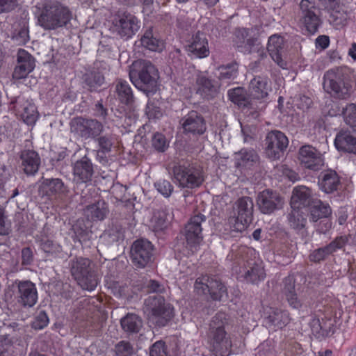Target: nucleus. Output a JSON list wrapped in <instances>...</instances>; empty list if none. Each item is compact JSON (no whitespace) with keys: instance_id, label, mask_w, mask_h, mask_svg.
I'll use <instances>...</instances> for the list:
<instances>
[{"instance_id":"obj_1","label":"nucleus","mask_w":356,"mask_h":356,"mask_svg":"<svg viewBox=\"0 0 356 356\" xmlns=\"http://www.w3.org/2000/svg\"><path fill=\"white\" fill-rule=\"evenodd\" d=\"M254 250L246 246L232 248L227 259L232 261V270L247 282L257 283L266 277L264 268L253 257Z\"/></svg>"},{"instance_id":"obj_2","label":"nucleus","mask_w":356,"mask_h":356,"mask_svg":"<svg viewBox=\"0 0 356 356\" xmlns=\"http://www.w3.org/2000/svg\"><path fill=\"white\" fill-rule=\"evenodd\" d=\"M40 10L38 23L45 30L65 26L72 18L70 9L58 1H45Z\"/></svg>"},{"instance_id":"obj_3","label":"nucleus","mask_w":356,"mask_h":356,"mask_svg":"<svg viewBox=\"0 0 356 356\" xmlns=\"http://www.w3.org/2000/svg\"><path fill=\"white\" fill-rule=\"evenodd\" d=\"M353 74L347 67H338L327 71L323 76V88L332 96L345 99L353 86Z\"/></svg>"},{"instance_id":"obj_4","label":"nucleus","mask_w":356,"mask_h":356,"mask_svg":"<svg viewBox=\"0 0 356 356\" xmlns=\"http://www.w3.org/2000/svg\"><path fill=\"white\" fill-rule=\"evenodd\" d=\"M226 314L217 313L211 319L208 333L210 343L220 356H228L231 352L232 342L225 329Z\"/></svg>"},{"instance_id":"obj_5","label":"nucleus","mask_w":356,"mask_h":356,"mask_svg":"<svg viewBox=\"0 0 356 356\" xmlns=\"http://www.w3.org/2000/svg\"><path fill=\"white\" fill-rule=\"evenodd\" d=\"M172 172L181 188L193 189L200 187L204 181L203 169L196 163H178L173 167Z\"/></svg>"},{"instance_id":"obj_6","label":"nucleus","mask_w":356,"mask_h":356,"mask_svg":"<svg viewBox=\"0 0 356 356\" xmlns=\"http://www.w3.org/2000/svg\"><path fill=\"white\" fill-rule=\"evenodd\" d=\"M145 304L149 312V321L159 327L165 326L174 317L173 307L165 302L161 295L149 296L145 300Z\"/></svg>"},{"instance_id":"obj_7","label":"nucleus","mask_w":356,"mask_h":356,"mask_svg":"<svg viewBox=\"0 0 356 356\" xmlns=\"http://www.w3.org/2000/svg\"><path fill=\"white\" fill-rule=\"evenodd\" d=\"M90 265L91 261L87 258L76 257L71 261L72 275L82 289H95L99 283L97 275L92 270Z\"/></svg>"},{"instance_id":"obj_8","label":"nucleus","mask_w":356,"mask_h":356,"mask_svg":"<svg viewBox=\"0 0 356 356\" xmlns=\"http://www.w3.org/2000/svg\"><path fill=\"white\" fill-rule=\"evenodd\" d=\"M129 79L136 88L155 86L159 78L155 66L146 60H138L133 64L129 71Z\"/></svg>"},{"instance_id":"obj_9","label":"nucleus","mask_w":356,"mask_h":356,"mask_svg":"<svg viewBox=\"0 0 356 356\" xmlns=\"http://www.w3.org/2000/svg\"><path fill=\"white\" fill-rule=\"evenodd\" d=\"M140 24L138 18L131 13L118 10L112 17L111 29L121 38L128 39L136 34Z\"/></svg>"},{"instance_id":"obj_10","label":"nucleus","mask_w":356,"mask_h":356,"mask_svg":"<svg viewBox=\"0 0 356 356\" xmlns=\"http://www.w3.org/2000/svg\"><path fill=\"white\" fill-rule=\"evenodd\" d=\"M299 23L302 29L309 34L316 33L323 24L319 15L316 13L314 2L309 0H302L300 3Z\"/></svg>"},{"instance_id":"obj_11","label":"nucleus","mask_w":356,"mask_h":356,"mask_svg":"<svg viewBox=\"0 0 356 356\" xmlns=\"http://www.w3.org/2000/svg\"><path fill=\"white\" fill-rule=\"evenodd\" d=\"M206 221L203 214H197L192 216L184 227V236L186 247L192 253L197 252L203 241L202 223Z\"/></svg>"},{"instance_id":"obj_12","label":"nucleus","mask_w":356,"mask_h":356,"mask_svg":"<svg viewBox=\"0 0 356 356\" xmlns=\"http://www.w3.org/2000/svg\"><path fill=\"white\" fill-rule=\"evenodd\" d=\"M103 128V124L95 119L76 117L70 122L71 131L85 140L95 139L100 135Z\"/></svg>"},{"instance_id":"obj_13","label":"nucleus","mask_w":356,"mask_h":356,"mask_svg":"<svg viewBox=\"0 0 356 356\" xmlns=\"http://www.w3.org/2000/svg\"><path fill=\"white\" fill-rule=\"evenodd\" d=\"M154 251V245L147 239L136 240L130 250V258L133 264L138 268H145L152 261Z\"/></svg>"},{"instance_id":"obj_14","label":"nucleus","mask_w":356,"mask_h":356,"mask_svg":"<svg viewBox=\"0 0 356 356\" xmlns=\"http://www.w3.org/2000/svg\"><path fill=\"white\" fill-rule=\"evenodd\" d=\"M237 216L234 219V229L237 232L245 230L251 222L253 213V201L250 197H242L235 203Z\"/></svg>"},{"instance_id":"obj_15","label":"nucleus","mask_w":356,"mask_h":356,"mask_svg":"<svg viewBox=\"0 0 356 356\" xmlns=\"http://www.w3.org/2000/svg\"><path fill=\"white\" fill-rule=\"evenodd\" d=\"M266 154L270 159H279L289 145L287 137L280 131H272L266 136Z\"/></svg>"},{"instance_id":"obj_16","label":"nucleus","mask_w":356,"mask_h":356,"mask_svg":"<svg viewBox=\"0 0 356 356\" xmlns=\"http://www.w3.org/2000/svg\"><path fill=\"white\" fill-rule=\"evenodd\" d=\"M300 163L313 171L319 170L323 165V158L321 152L309 145L302 146L298 152Z\"/></svg>"},{"instance_id":"obj_17","label":"nucleus","mask_w":356,"mask_h":356,"mask_svg":"<svg viewBox=\"0 0 356 356\" xmlns=\"http://www.w3.org/2000/svg\"><path fill=\"white\" fill-rule=\"evenodd\" d=\"M257 203L261 213L270 214L282 208L283 199L278 193L267 189L258 194Z\"/></svg>"},{"instance_id":"obj_18","label":"nucleus","mask_w":356,"mask_h":356,"mask_svg":"<svg viewBox=\"0 0 356 356\" xmlns=\"http://www.w3.org/2000/svg\"><path fill=\"white\" fill-rule=\"evenodd\" d=\"M180 284L182 286H179V289H187L188 287L193 284L194 289H223L224 285L216 279L209 277L207 275H202L197 277L195 281L193 279L189 278L187 276H183L179 279Z\"/></svg>"},{"instance_id":"obj_19","label":"nucleus","mask_w":356,"mask_h":356,"mask_svg":"<svg viewBox=\"0 0 356 356\" xmlns=\"http://www.w3.org/2000/svg\"><path fill=\"white\" fill-rule=\"evenodd\" d=\"M17 65L14 69L13 78L15 80L24 79L35 68V59L27 51L19 49L17 51Z\"/></svg>"},{"instance_id":"obj_20","label":"nucleus","mask_w":356,"mask_h":356,"mask_svg":"<svg viewBox=\"0 0 356 356\" xmlns=\"http://www.w3.org/2000/svg\"><path fill=\"white\" fill-rule=\"evenodd\" d=\"M182 128L186 134L202 135L207 129L204 118L195 111H190L182 119Z\"/></svg>"},{"instance_id":"obj_21","label":"nucleus","mask_w":356,"mask_h":356,"mask_svg":"<svg viewBox=\"0 0 356 356\" xmlns=\"http://www.w3.org/2000/svg\"><path fill=\"white\" fill-rule=\"evenodd\" d=\"M336 318L325 316L321 320L314 318L309 323L312 334L318 339L331 337L335 330Z\"/></svg>"},{"instance_id":"obj_22","label":"nucleus","mask_w":356,"mask_h":356,"mask_svg":"<svg viewBox=\"0 0 356 356\" xmlns=\"http://www.w3.org/2000/svg\"><path fill=\"white\" fill-rule=\"evenodd\" d=\"M262 317L266 325L279 328L285 327L291 320L287 311L269 306L263 307Z\"/></svg>"},{"instance_id":"obj_23","label":"nucleus","mask_w":356,"mask_h":356,"mask_svg":"<svg viewBox=\"0 0 356 356\" xmlns=\"http://www.w3.org/2000/svg\"><path fill=\"white\" fill-rule=\"evenodd\" d=\"M186 48L188 54L196 58H207L210 54L209 41L206 35L200 31L192 36Z\"/></svg>"},{"instance_id":"obj_24","label":"nucleus","mask_w":356,"mask_h":356,"mask_svg":"<svg viewBox=\"0 0 356 356\" xmlns=\"http://www.w3.org/2000/svg\"><path fill=\"white\" fill-rule=\"evenodd\" d=\"M334 143L337 150L356 155V132L341 129L337 134Z\"/></svg>"},{"instance_id":"obj_25","label":"nucleus","mask_w":356,"mask_h":356,"mask_svg":"<svg viewBox=\"0 0 356 356\" xmlns=\"http://www.w3.org/2000/svg\"><path fill=\"white\" fill-rule=\"evenodd\" d=\"M312 190L305 186H296L292 192L291 208L301 209L311 205L314 201Z\"/></svg>"},{"instance_id":"obj_26","label":"nucleus","mask_w":356,"mask_h":356,"mask_svg":"<svg viewBox=\"0 0 356 356\" xmlns=\"http://www.w3.org/2000/svg\"><path fill=\"white\" fill-rule=\"evenodd\" d=\"M259 159L254 149L243 148L235 154V166L241 170L250 169L258 162Z\"/></svg>"},{"instance_id":"obj_27","label":"nucleus","mask_w":356,"mask_h":356,"mask_svg":"<svg viewBox=\"0 0 356 356\" xmlns=\"http://www.w3.org/2000/svg\"><path fill=\"white\" fill-rule=\"evenodd\" d=\"M340 184L339 176L332 170L322 172L318 179L320 188L326 193H330L337 191Z\"/></svg>"},{"instance_id":"obj_28","label":"nucleus","mask_w":356,"mask_h":356,"mask_svg":"<svg viewBox=\"0 0 356 356\" xmlns=\"http://www.w3.org/2000/svg\"><path fill=\"white\" fill-rule=\"evenodd\" d=\"M107 204L104 200L97 201L88 205L84 209V215L90 222L104 220L108 213Z\"/></svg>"},{"instance_id":"obj_29","label":"nucleus","mask_w":356,"mask_h":356,"mask_svg":"<svg viewBox=\"0 0 356 356\" xmlns=\"http://www.w3.org/2000/svg\"><path fill=\"white\" fill-rule=\"evenodd\" d=\"M284 48L283 38L279 35H271L268 41L267 49L272 59L281 67L284 68L286 63L282 59Z\"/></svg>"},{"instance_id":"obj_30","label":"nucleus","mask_w":356,"mask_h":356,"mask_svg":"<svg viewBox=\"0 0 356 356\" xmlns=\"http://www.w3.org/2000/svg\"><path fill=\"white\" fill-rule=\"evenodd\" d=\"M270 89V81L265 76H255L250 83V90L254 99H261L266 97Z\"/></svg>"},{"instance_id":"obj_31","label":"nucleus","mask_w":356,"mask_h":356,"mask_svg":"<svg viewBox=\"0 0 356 356\" xmlns=\"http://www.w3.org/2000/svg\"><path fill=\"white\" fill-rule=\"evenodd\" d=\"M115 94L120 104L131 107L134 102V96L130 85L127 81L119 79L115 86Z\"/></svg>"},{"instance_id":"obj_32","label":"nucleus","mask_w":356,"mask_h":356,"mask_svg":"<svg viewBox=\"0 0 356 356\" xmlns=\"http://www.w3.org/2000/svg\"><path fill=\"white\" fill-rule=\"evenodd\" d=\"M24 172L28 175H35L40 165L39 154L33 150H28L21 155Z\"/></svg>"},{"instance_id":"obj_33","label":"nucleus","mask_w":356,"mask_h":356,"mask_svg":"<svg viewBox=\"0 0 356 356\" xmlns=\"http://www.w3.org/2000/svg\"><path fill=\"white\" fill-rule=\"evenodd\" d=\"M197 93L203 98H212L217 92V88L212 79L200 74L196 79Z\"/></svg>"},{"instance_id":"obj_34","label":"nucleus","mask_w":356,"mask_h":356,"mask_svg":"<svg viewBox=\"0 0 356 356\" xmlns=\"http://www.w3.org/2000/svg\"><path fill=\"white\" fill-rule=\"evenodd\" d=\"M74 175L78 180L86 183L91 180L93 174V168L91 162L88 159L77 161L73 168Z\"/></svg>"},{"instance_id":"obj_35","label":"nucleus","mask_w":356,"mask_h":356,"mask_svg":"<svg viewBox=\"0 0 356 356\" xmlns=\"http://www.w3.org/2000/svg\"><path fill=\"white\" fill-rule=\"evenodd\" d=\"M309 207H310V218L314 222H317L321 218H327L332 213L329 204L320 200H314Z\"/></svg>"},{"instance_id":"obj_36","label":"nucleus","mask_w":356,"mask_h":356,"mask_svg":"<svg viewBox=\"0 0 356 356\" xmlns=\"http://www.w3.org/2000/svg\"><path fill=\"white\" fill-rule=\"evenodd\" d=\"M140 42L145 48L153 51H161L165 47L164 41L154 35L152 28L144 33Z\"/></svg>"},{"instance_id":"obj_37","label":"nucleus","mask_w":356,"mask_h":356,"mask_svg":"<svg viewBox=\"0 0 356 356\" xmlns=\"http://www.w3.org/2000/svg\"><path fill=\"white\" fill-rule=\"evenodd\" d=\"M120 325L126 333H138L143 326L142 319L136 314H128L120 320Z\"/></svg>"},{"instance_id":"obj_38","label":"nucleus","mask_w":356,"mask_h":356,"mask_svg":"<svg viewBox=\"0 0 356 356\" xmlns=\"http://www.w3.org/2000/svg\"><path fill=\"white\" fill-rule=\"evenodd\" d=\"M238 66L236 63H231L226 65L219 66L215 72V76L221 81L229 83L236 78Z\"/></svg>"},{"instance_id":"obj_39","label":"nucleus","mask_w":356,"mask_h":356,"mask_svg":"<svg viewBox=\"0 0 356 356\" xmlns=\"http://www.w3.org/2000/svg\"><path fill=\"white\" fill-rule=\"evenodd\" d=\"M72 227L79 241H86L91 238L92 232L90 221L88 220L86 222L83 219H78Z\"/></svg>"},{"instance_id":"obj_40","label":"nucleus","mask_w":356,"mask_h":356,"mask_svg":"<svg viewBox=\"0 0 356 356\" xmlns=\"http://www.w3.org/2000/svg\"><path fill=\"white\" fill-rule=\"evenodd\" d=\"M104 76L98 70H92L86 72L83 76V81L90 91H95L104 83Z\"/></svg>"},{"instance_id":"obj_41","label":"nucleus","mask_w":356,"mask_h":356,"mask_svg":"<svg viewBox=\"0 0 356 356\" xmlns=\"http://www.w3.org/2000/svg\"><path fill=\"white\" fill-rule=\"evenodd\" d=\"M329 23L335 29H340L346 24L347 13L339 6L337 9H332L327 12Z\"/></svg>"},{"instance_id":"obj_42","label":"nucleus","mask_w":356,"mask_h":356,"mask_svg":"<svg viewBox=\"0 0 356 356\" xmlns=\"http://www.w3.org/2000/svg\"><path fill=\"white\" fill-rule=\"evenodd\" d=\"M289 225L294 229L300 230L305 227L307 218L301 209H291L288 215Z\"/></svg>"},{"instance_id":"obj_43","label":"nucleus","mask_w":356,"mask_h":356,"mask_svg":"<svg viewBox=\"0 0 356 356\" xmlns=\"http://www.w3.org/2000/svg\"><path fill=\"white\" fill-rule=\"evenodd\" d=\"M42 191L47 195H53L64 191V183L60 179H46L42 183Z\"/></svg>"},{"instance_id":"obj_44","label":"nucleus","mask_w":356,"mask_h":356,"mask_svg":"<svg viewBox=\"0 0 356 356\" xmlns=\"http://www.w3.org/2000/svg\"><path fill=\"white\" fill-rule=\"evenodd\" d=\"M228 97L229 100L239 107H247L249 104L248 98L246 95L245 90L241 87H237L228 91Z\"/></svg>"},{"instance_id":"obj_45","label":"nucleus","mask_w":356,"mask_h":356,"mask_svg":"<svg viewBox=\"0 0 356 356\" xmlns=\"http://www.w3.org/2000/svg\"><path fill=\"white\" fill-rule=\"evenodd\" d=\"M17 301L24 307H33L38 299L37 291H17Z\"/></svg>"},{"instance_id":"obj_46","label":"nucleus","mask_w":356,"mask_h":356,"mask_svg":"<svg viewBox=\"0 0 356 356\" xmlns=\"http://www.w3.org/2000/svg\"><path fill=\"white\" fill-rule=\"evenodd\" d=\"M151 144L156 152H165L169 147L170 140L164 134L156 131L152 136Z\"/></svg>"},{"instance_id":"obj_47","label":"nucleus","mask_w":356,"mask_h":356,"mask_svg":"<svg viewBox=\"0 0 356 356\" xmlns=\"http://www.w3.org/2000/svg\"><path fill=\"white\" fill-rule=\"evenodd\" d=\"M344 122L350 127H356V104H347L342 109Z\"/></svg>"},{"instance_id":"obj_48","label":"nucleus","mask_w":356,"mask_h":356,"mask_svg":"<svg viewBox=\"0 0 356 356\" xmlns=\"http://www.w3.org/2000/svg\"><path fill=\"white\" fill-rule=\"evenodd\" d=\"M145 114L150 121L156 122L163 115V109L159 106V103L154 101H149L145 108Z\"/></svg>"},{"instance_id":"obj_49","label":"nucleus","mask_w":356,"mask_h":356,"mask_svg":"<svg viewBox=\"0 0 356 356\" xmlns=\"http://www.w3.org/2000/svg\"><path fill=\"white\" fill-rule=\"evenodd\" d=\"M21 116L26 124H34L38 118V113L35 106L32 104H28L26 106H24Z\"/></svg>"},{"instance_id":"obj_50","label":"nucleus","mask_w":356,"mask_h":356,"mask_svg":"<svg viewBox=\"0 0 356 356\" xmlns=\"http://www.w3.org/2000/svg\"><path fill=\"white\" fill-rule=\"evenodd\" d=\"M154 187L164 197H170L174 191L172 184L166 179L158 180L154 183Z\"/></svg>"},{"instance_id":"obj_51","label":"nucleus","mask_w":356,"mask_h":356,"mask_svg":"<svg viewBox=\"0 0 356 356\" xmlns=\"http://www.w3.org/2000/svg\"><path fill=\"white\" fill-rule=\"evenodd\" d=\"M330 254H332V253L325 245L312 251L309 255V259L313 263H320L324 261Z\"/></svg>"},{"instance_id":"obj_52","label":"nucleus","mask_w":356,"mask_h":356,"mask_svg":"<svg viewBox=\"0 0 356 356\" xmlns=\"http://www.w3.org/2000/svg\"><path fill=\"white\" fill-rule=\"evenodd\" d=\"M115 352L116 356H132L134 349L130 342L121 341L115 346Z\"/></svg>"},{"instance_id":"obj_53","label":"nucleus","mask_w":356,"mask_h":356,"mask_svg":"<svg viewBox=\"0 0 356 356\" xmlns=\"http://www.w3.org/2000/svg\"><path fill=\"white\" fill-rule=\"evenodd\" d=\"M13 341L8 335L0 336V356H10V349Z\"/></svg>"},{"instance_id":"obj_54","label":"nucleus","mask_w":356,"mask_h":356,"mask_svg":"<svg viewBox=\"0 0 356 356\" xmlns=\"http://www.w3.org/2000/svg\"><path fill=\"white\" fill-rule=\"evenodd\" d=\"M49 323V318L45 312L41 311L32 323V327L35 330H41Z\"/></svg>"},{"instance_id":"obj_55","label":"nucleus","mask_w":356,"mask_h":356,"mask_svg":"<svg viewBox=\"0 0 356 356\" xmlns=\"http://www.w3.org/2000/svg\"><path fill=\"white\" fill-rule=\"evenodd\" d=\"M149 356H167L165 343L163 341L155 342L149 348Z\"/></svg>"},{"instance_id":"obj_56","label":"nucleus","mask_w":356,"mask_h":356,"mask_svg":"<svg viewBox=\"0 0 356 356\" xmlns=\"http://www.w3.org/2000/svg\"><path fill=\"white\" fill-rule=\"evenodd\" d=\"M284 296L290 306L298 309L302 305V300L298 297L296 291H285Z\"/></svg>"},{"instance_id":"obj_57","label":"nucleus","mask_w":356,"mask_h":356,"mask_svg":"<svg viewBox=\"0 0 356 356\" xmlns=\"http://www.w3.org/2000/svg\"><path fill=\"white\" fill-rule=\"evenodd\" d=\"M99 151L104 154L108 153L111 150L113 142L111 138L107 136H100L97 138Z\"/></svg>"},{"instance_id":"obj_58","label":"nucleus","mask_w":356,"mask_h":356,"mask_svg":"<svg viewBox=\"0 0 356 356\" xmlns=\"http://www.w3.org/2000/svg\"><path fill=\"white\" fill-rule=\"evenodd\" d=\"M7 216L5 209L0 206V234L7 235L10 232V225L6 222Z\"/></svg>"},{"instance_id":"obj_59","label":"nucleus","mask_w":356,"mask_h":356,"mask_svg":"<svg viewBox=\"0 0 356 356\" xmlns=\"http://www.w3.org/2000/svg\"><path fill=\"white\" fill-rule=\"evenodd\" d=\"M346 243V239L344 237H337L334 241H332L328 245H327L326 247L332 254L337 250L341 249L345 245Z\"/></svg>"},{"instance_id":"obj_60","label":"nucleus","mask_w":356,"mask_h":356,"mask_svg":"<svg viewBox=\"0 0 356 356\" xmlns=\"http://www.w3.org/2000/svg\"><path fill=\"white\" fill-rule=\"evenodd\" d=\"M17 5V0H0V13H9Z\"/></svg>"},{"instance_id":"obj_61","label":"nucleus","mask_w":356,"mask_h":356,"mask_svg":"<svg viewBox=\"0 0 356 356\" xmlns=\"http://www.w3.org/2000/svg\"><path fill=\"white\" fill-rule=\"evenodd\" d=\"M33 261V253L31 248L26 247L22 250V265L29 266Z\"/></svg>"},{"instance_id":"obj_62","label":"nucleus","mask_w":356,"mask_h":356,"mask_svg":"<svg viewBox=\"0 0 356 356\" xmlns=\"http://www.w3.org/2000/svg\"><path fill=\"white\" fill-rule=\"evenodd\" d=\"M234 35L236 39V44H243L245 39L249 36V29L246 28H238L234 31Z\"/></svg>"},{"instance_id":"obj_63","label":"nucleus","mask_w":356,"mask_h":356,"mask_svg":"<svg viewBox=\"0 0 356 356\" xmlns=\"http://www.w3.org/2000/svg\"><path fill=\"white\" fill-rule=\"evenodd\" d=\"M256 39L254 38H247L243 44H238L237 48L238 51L242 52H250L252 47L255 44Z\"/></svg>"},{"instance_id":"obj_64","label":"nucleus","mask_w":356,"mask_h":356,"mask_svg":"<svg viewBox=\"0 0 356 356\" xmlns=\"http://www.w3.org/2000/svg\"><path fill=\"white\" fill-rule=\"evenodd\" d=\"M312 103V100L310 97L305 95H301L299 97L296 104L298 108L305 111L308 109Z\"/></svg>"}]
</instances>
